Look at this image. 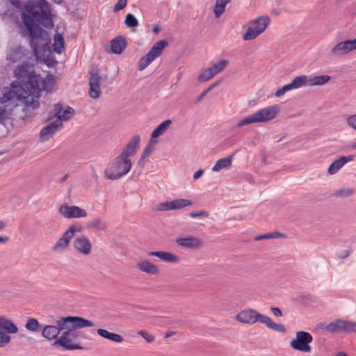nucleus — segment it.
<instances>
[{"instance_id":"1","label":"nucleus","mask_w":356,"mask_h":356,"mask_svg":"<svg viewBox=\"0 0 356 356\" xmlns=\"http://www.w3.org/2000/svg\"><path fill=\"white\" fill-rule=\"evenodd\" d=\"M70 320L59 337L53 343V346H59L66 350H82V339H86L83 332L79 330L86 327L94 325L92 321L80 316H67Z\"/></svg>"},{"instance_id":"2","label":"nucleus","mask_w":356,"mask_h":356,"mask_svg":"<svg viewBox=\"0 0 356 356\" xmlns=\"http://www.w3.org/2000/svg\"><path fill=\"white\" fill-rule=\"evenodd\" d=\"M15 74L23 88L24 97V113L31 112L40 107L38 99L40 97V89L38 79L35 72L30 71L27 65H21L15 70Z\"/></svg>"},{"instance_id":"3","label":"nucleus","mask_w":356,"mask_h":356,"mask_svg":"<svg viewBox=\"0 0 356 356\" xmlns=\"http://www.w3.org/2000/svg\"><path fill=\"white\" fill-rule=\"evenodd\" d=\"M23 23L30 35V43L37 59L52 54L49 33L38 24H34L29 16L24 15Z\"/></svg>"},{"instance_id":"4","label":"nucleus","mask_w":356,"mask_h":356,"mask_svg":"<svg viewBox=\"0 0 356 356\" xmlns=\"http://www.w3.org/2000/svg\"><path fill=\"white\" fill-rule=\"evenodd\" d=\"M140 141V136L136 135L127 144L111 168L106 170L105 174L108 179L115 180L120 179L130 171L131 162L129 157L136 154Z\"/></svg>"},{"instance_id":"5","label":"nucleus","mask_w":356,"mask_h":356,"mask_svg":"<svg viewBox=\"0 0 356 356\" xmlns=\"http://www.w3.org/2000/svg\"><path fill=\"white\" fill-rule=\"evenodd\" d=\"M25 10L22 13V19L24 15H28L34 24L42 25L47 29L54 26L55 15L51 13V6L45 0H29L25 3Z\"/></svg>"},{"instance_id":"6","label":"nucleus","mask_w":356,"mask_h":356,"mask_svg":"<svg viewBox=\"0 0 356 356\" xmlns=\"http://www.w3.org/2000/svg\"><path fill=\"white\" fill-rule=\"evenodd\" d=\"M236 320L247 324H254L259 322L266 325L270 330H275L280 333H286L285 326L281 323L274 322L270 317L260 314L254 309H246L239 312L236 317Z\"/></svg>"},{"instance_id":"7","label":"nucleus","mask_w":356,"mask_h":356,"mask_svg":"<svg viewBox=\"0 0 356 356\" xmlns=\"http://www.w3.org/2000/svg\"><path fill=\"white\" fill-rule=\"evenodd\" d=\"M279 108L277 105L263 108L239 120L236 127H241L252 123L270 121L276 117Z\"/></svg>"},{"instance_id":"8","label":"nucleus","mask_w":356,"mask_h":356,"mask_svg":"<svg viewBox=\"0 0 356 356\" xmlns=\"http://www.w3.org/2000/svg\"><path fill=\"white\" fill-rule=\"evenodd\" d=\"M317 327L324 332L356 334V323L341 318H337L328 324L326 323H320L318 324Z\"/></svg>"},{"instance_id":"9","label":"nucleus","mask_w":356,"mask_h":356,"mask_svg":"<svg viewBox=\"0 0 356 356\" xmlns=\"http://www.w3.org/2000/svg\"><path fill=\"white\" fill-rule=\"evenodd\" d=\"M24 97L21 83L15 81L10 86L3 88L0 103L5 105V106H8L19 100H23L24 103Z\"/></svg>"},{"instance_id":"10","label":"nucleus","mask_w":356,"mask_h":356,"mask_svg":"<svg viewBox=\"0 0 356 356\" xmlns=\"http://www.w3.org/2000/svg\"><path fill=\"white\" fill-rule=\"evenodd\" d=\"M270 22V18L259 17L252 20L248 26L246 33L243 35V39L245 41L252 40L262 33L267 28Z\"/></svg>"},{"instance_id":"11","label":"nucleus","mask_w":356,"mask_h":356,"mask_svg":"<svg viewBox=\"0 0 356 356\" xmlns=\"http://www.w3.org/2000/svg\"><path fill=\"white\" fill-rule=\"evenodd\" d=\"M69 321L67 319V316H63L56 320V325H44L41 330L42 337L48 341L56 340L59 337V334L63 332L64 326L66 325Z\"/></svg>"},{"instance_id":"12","label":"nucleus","mask_w":356,"mask_h":356,"mask_svg":"<svg viewBox=\"0 0 356 356\" xmlns=\"http://www.w3.org/2000/svg\"><path fill=\"white\" fill-rule=\"evenodd\" d=\"M313 341L312 334L305 331H298L296 332V339L290 342L291 347L296 350L304 353H309L312 348L309 343Z\"/></svg>"},{"instance_id":"13","label":"nucleus","mask_w":356,"mask_h":356,"mask_svg":"<svg viewBox=\"0 0 356 356\" xmlns=\"http://www.w3.org/2000/svg\"><path fill=\"white\" fill-rule=\"evenodd\" d=\"M75 232L76 226L71 225L68 228V229L63 233L62 236L57 241V242L54 245L52 250L54 252H60L67 248L70 244V241L72 238H73Z\"/></svg>"},{"instance_id":"14","label":"nucleus","mask_w":356,"mask_h":356,"mask_svg":"<svg viewBox=\"0 0 356 356\" xmlns=\"http://www.w3.org/2000/svg\"><path fill=\"white\" fill-rule=\"evenodd\" d=\"M356 49V38L337 43L331 51L332 55L341 56Z\"/></svg>"},{"instance_id":"15","label":"nucleus","mask_w":356,"mask_h":356,"mask_svg":"<svg viewBox=\"0 0 356 356\" xmlns=\"http://www.w3.org/2000/svg\"><path fill=\"white\" fill-rule=\"evenodd\" d=\"M192 204V202L186 199H176L174 200L166 201L158 205V210L168 211L180 209Z\"/></svg>"},{"instance_id":"16","label":"nucleus","mask_w":356,"mask_h":356,"mask_svg":"<svg viewBox=\"0 0 356 356\" xmlns=\"http://www.w3.org/2000/svg\"><path fill=\"white\" fill-rule=\"evenodd\" d=\"M59 212L65 218H81L86 217L87 212L77 206L63 205L60 207Z\"/></svg>"},{"instance_id":"17","label":"nucleus","mask_w":356,"mask_h":356,"mask_svg":"<svg viewBox=\"0 0 356 356\" xmlns=\"http://www.w3.org/2000/svg\"><path fill=\"white\" fill-rule=\"evenodd\" d=\"M101 76L97 72L91 71L88 79L90 90L89 95L92 99H97L100 96L99 81Z\"/></svg>"},{"instance_id":"18","label":"nucleus","mask_w":356,"mask_h":356,"mask_svg":"<svg viewBox=\"0 0 356 356\" xmlns=\"http://www.w3.org/2000/svg\"><path fill=\"white\" fill-rule=\"evenodd\" d=\"M63 127V123L59 120L51 122L48 125L44 127L40 132V138L42 141H47L53 136L58 129Z\"/></svg>"},{"instance_id":"19","label":"nucleus","mask_w":356,"mask_h":356,"mask_svg":"<svg viewBox=\"0 0 356 356\" xmlns=\"http://www.w3.org/2000/svg\"><path fill=\"white\" fill-rule=\"evenodd\" d=\"M74 247L79 252L88 254L91 251V244L85 236H81L75 238Z\"/></svg>"},{"instance_id":"20","label":"nucleus","mask_w":356,"mask_h":356,"mask_svg":"<svg viewBox=\"0 0 356 356\" xmlns=\"http://www.w3.org/2000/svg\"><path fill=\"white\" fill-rule=\"evenodd\" d=\"M176 243L180 246L192 250L197 249L202 245V241L193 236L178 238Z\"/></svg>"},{"instance_id":"21","label":"nucleus","mask_w":356,"mask_h":356,"mask_svg":"<svg viewBox=\"0 0 356 356\" xmlns=\"http://www.w3.org/2000/svg\"><path fill=\"white\" fill-rule=\"evenodd\" d=\"M74 114V110L70 106H67L63 109L61 104H57L55 106V115L58 117L57 120L60 122L70 120Z\"/></svg>"},{"instance_id":"22","label":"nucleus","mask_w":356,"mask_h":356,"mask_svg":"<svg viewBox=\"0 0 356 356\" xmlns=\"http://www.w3.org/2000/svg\"><path fill=\"white\" fill-rule=\"evenodd\" d=\"M127 45V40L123 36H118L111 41V48L113 53L120 54Z\"/></svg>"},{"instance_id":"23","label":"nucleus","mask_w":356,"mask_h":356,"mask_svg":"<svg viewBox=\"0 0 356 356\" xmlns=\"http://www.w3.org/2000/svg\"><path fill=\"white\" fill-rule=\"evenodd\" d=\"M136 268L149 275H156L159 272L158 267L147 260L140 261L136 264Z\"/></svg>"},{"instance_id":"24","label":"nucleus","mask_w":356,"mask_h":356,"mask_svg":"<svg viewBox=\"0 0 356 356\" xmlns=\"http://www.w3.org/2000/svg\"><path fill=\"white\" fill-rule=\"evenodd\" d=\"M148 255L154 256L163 261L171 263H177L179 261V258L177 255L164 251L149 252Z\"/></svg>"},{"instance_id":"25","label":"nucleus","mask_w":356,"mask_h":356,"mask_svg":"<svg viewBox=\"0 0 356 356\" xmlns=\"http://www.w3.org/2000/svg\"><path fill=\"white\" fill-rule=\"evenodd\" d=\"M6 330L8 334H15L18 332V327L10 320L0 316V330Z\"/></svg>"},{"instance_id":"26","label":"nucleus","mask_w":356,"mask_h":356,"mask_svg":"<svg viewBox=\"0 0 356 356\" xmlns=\"http://www.w3.org/2000/svg\"><path fill=\"white\" fill-rule=\"evenodd\" d=\"M97 332L102 337L111 340L112 341L116 343H121L122 341H123V337L121 335L113 332H109L108 331L104 329L99 328L97 330Z\"/></svg>"},{"instance_id":"27","label":"nucleus","mask_w":356,"mask_h":356,"mask_svg":"<svg viewBox=\"0 0 356 356\" xmlns=\"http://www.w3.org/2000/svg\"><path fill=\"white\" fill-rule=\"evenodd\" d=\"M168 44V41L164 40H159L154 44L149 52L156 58L161 55L162 51Z\"/></svg>"},{"instance_id":"28","label":"nucleus","mask_w":356,"mask_h":356,"mask_svg":"<svg viewBox=\"0 0 356 356\" xmlns=\"http://www.w3.org/2000/svg\"><path fill=\"white\" fill-rule=\"evenodd\" d=\"M232 165V156L222 158L218 160L216 164L213 166L212 170L213 172H219L222 169H228Z\"/></svg>"},{"instance_id":"29","label":"nucleus","mask_w":356,"mask_h":356,"mask_svg":"<svg viewBox=\"0 0 356 356\" xmlns=\"http://www.w3.org/2000/svg\"><path fill=\"white\" fill-rule=\"evenodd\" d=\"M290 84L293 90L298 89L304 86H309V79L306 75L298 76L293 78Z\"/></svg>"},{"instance_id":"30","label":"nucleus","mask_w":356,"mask_h":356,"mask_svg":"<svg viewBox=\"0 0 356 356\" xmlns=\"http://www.w3.org/2000/svg\"><path fill=\"white\" fill-rule=\"evenodd\" d=\"M54 51L58 54H60L65 49L64 38L62 34L56 33L54 35Z\"/></svg>"},{"instance_id":"31","label":"nucleus","mask_w":356,"mask_h":356,"mask_svg":"<svg viewBox=\"0 0 356 356\" xmlns=\"http://www.w3.org/2000/svg\"><path fill=\"white\" fill-rule=\"evenodd\" d=\"M156 58L149 51L143 56L138 62V70L143 71Z\"/></svg>"},{"instance_id":"32","label":"nucleus","mask_w":356,"mask_h":356,"mask_svg":"<svg viewBox=\"0 0 356 356\" xmlns=\"http://www.w3.org/2000/svg\"><path fill=\"white\" fill-rule=\"evenodd\" d=\"M172 121L170 120H166L161 122L153 131L152 138H158L163 135L168 127L171 124Z\"/></svg>"},{"instance_id":"33","label":"nucleus","mask_w":356,"mask_h":356,"mask_svg":"<svg viewBox=\"0 0 356 356\" xmlns=\"http://www.w3.org/2000/svg\"><path fill=\"white\" fill-rule=\"evenodd\" d=\"M330 79V76L328 75L316 76L309 79V86H321L327 83Z\"/></svg>"},{"instance_id":"34","label":"nucleus","mask_w":356,"mask_h":356,"mask_svg":"<svg viewBox=\"0 0 356 356\" xmlns=\"http://www.w3.org/2000/svg\"><path fill=\"white\" fill-rule=\"evenodd\" d=\"M40 325L38 319L30 317L27 319L25 328L31 332H38L40 330Z\"/></svg>"},{"instance_id":"35","label":"nucleus","mask_w":356,"mask_h":356,"mask_svg":"<svg viewBox=\"0 0 356 356\" xmlns=\"http://www.w3.org/2000/svg\"><path fill=\"white\" fill-rule=\"evenodd\" d=\"M124 24L129 28H135L138 26V21L133 14L128 13L126 15Z\"/></svg>"},{"instance_id":"36","label":"nucleus","mask_w":356,"mask_h":356,"mask_svg":"<svg viewBox=\"0 0 356 356\" xmlns=\"http://www.w3.org/2000/svg\"><path fill=\"white\" fill-rule=\"evenodd\" d=\"M226 5L225 3L216 0L213 10L216 17L218 18L221 16L225 12Z\"/></svg>"},{"instance_id":"37","label":"nucleus","mask_w":356,"mask_h":356,"mask_svg":"<svg viewBox=\"0 0 356 356\" xmlns=\"http://www.w3.org/2000/svg\"><path fill=\"white\" fill-rule=\"evenodd\" d=\"M354 193V190L352 188H341L334 193V196L337 197H346Z\"/></svg>"},{"instance_id":"38","label":"nucleus","mask_w":356,"mask_h":356,"mask_svg":"<svg viewBox=\"0 0 356 356\" xmlns=\"http://www.w3.org/2000/svg\"><path fill=\"white\" fill-rule=\"evenodd\" d=\"M227 65H228L227 60H221L214 63L211 66L215 70V71L218 74L221 71H222Z\"/></svg>"},{"instance_id":"39","label":"nucleus","mask_w":356,"mask_h":356,"mask_svg":"<svg viewBox=\"0 0 356 356\" xmlns=\"http://www.w3.org/2000/svg\"><path fill=\"white\" fill-rule=\"evenodd\" d=\"M342 167L338 159L334 161L328 168V173L330 175H334L338 172V170Z\"/></svg>"},{"instance_id":"40","label":"nucleus","mask_w":356,"mask_h":356,"mask_svg":"<svg viewBox=\"0 0 356 356\" xmlns=\"http://www.w3.org/2000/svg\"><path fill=\"white\" fill-rule=\"evenodd\" d=\"M41 60H42L49 67H54L58 63V61L52 54L51 56H47Z\"/></svg>"},{"instance_id":"41","label":"nucleus","mask_w":356,"mask_h":356,"mask_svg":"<svg viewBox=\"0 0 356 356\" xmlns=\"http://www.w3.org/2000/svg\"><path fill=\"white\" fill-rule=\"evenodd\" d=\"M11 337L0 330V348L4 347L10 342Z\"/></svg>"},{"instance_id":"42","label":"nucleus","mask_w":356,"mask_h":356,"mask_svg":"<svg viewBox=\"0 0 356 356\" xmlns=\"http://www.w3.org/2000/svg\"><path fill=\"white\" fill-rule=\"evenodd\" d=\"M88 225L91 227L98 228L104 229L105 228L104 225L102 223L100 218H96L92 219L88 222Z\"/></svg>"},{"instance_id":"43","label":"nucleus","mask_w":356,"mask_h":356,"mask_svg":"<svg viewBox=\"0 0 356 356\" xmlns=\"http://www.w3.org/2000/svg\"><path fill=\"white\" fill-rule=\"evenodd\" d=\"M212 74L207 70V69H205L198 76H197V81L200 82H205L209 81L212 78Z\"/></svg>"},{"instance_id":"44","label":"nucleus","mask_w":356,"mask_h":356,"mask_svg":"<svg viewBox=\"0 0 356 356\" xmlns=\"http://www.w3.org/2000/svg\"><path fill=\"white\" fill-rule=\"evenodd\" d=\"M293 90L291 86V84L290 83H288V84H286L284 86H282V88H280L279 90H277L275 92V96L276 97H281L283 95H284V93L289 90Z\"/></svg>"},{"instance_id":"45","label":"nucleus","mask_w":356,"mask_h":356,"mask_svg":"<svg viewBox=\"0 0 356 356\" xmlns=\"http://www.w3.org/2000/svg\"><path fill=\"white\" fill-rule=\"evenodd\" d=\"M10 3L17 10L23 11L25 9V4L23 5L22 0H9Z\"/></svg>"},{"instance_id":"46","label":"nucleus","mask_w":356,"mask_h":356,"mask_svg":"<svg viewBox=\"0 0 356 356\" xmlns=\"http://www.w3.org/2000/svg\"><path fill=\"white\" fill-rule=\"evenodd\" d=\"M347 124L350 127L356 130V114L351 115L347 118Z\"/></svg>"},{"instance_id":"47","label":"nucleus","mask_w":356,"mask_h":356,"mask_svg":"<svg viewBox=\"0 0 356 356\" xmlns=\"http://www.w3.org/2000/svg\"><path fill=\"white\" fill-rule=\"evenodd\" d=\"M127 0H118L117 3L114 6L113 10L115 12L120 11V10L123 9L124 8H125V6L127 5Z\"/></svg>"},{"instance_id":"48","label":"nucleus","mask_w":356,"mask_h":356,"mask_svg":"<svg viewBox=\"0 0 356 356\" xmlns=\"http://www.w3.org/2000/svg\"><path fill=\"white\" fill-rule=\"evenodd\" d=\"M155 147L152 146V145L147 144L146 147L143 149V158L149 157L150 154L154 152Z\"/></svg>"},{"instance_id":"49","label":"nucleus","mask_w":356,"mask_h":356,"mask_svg":"<svg viewBox=\"0 0 356 356\" xmlns=\"http://www.w3.org/2000/svg\"><path fill=\"white\" fill-rule=\"evenodd\" d=\"M138 334L143 337L147 342H152L154 337L152 335L149 334L147 332L140 330L138 332Z\"/></svg>"},{"instance_id":"50","label":"nucleus","mask_w":356,"mask_h":356,"mask_svg":"<svg viewBox=\"0 0 356 356\" xmlns=\"http://www.w3.org/2000/svg\"><path fill=\"white\" fill-rule=\"evenodd\" d=\"M355 156L350 155L348 156H341L339 159H338V161L341 163V165L343 166L344 164H346L347 162L351 161L354 159Z\"/></svg>"},{"instance_id":"51","label":"nucleus","mask_w":356,"mask_h":356,"mask_svg":"<svg viewBox=\"0 0 356 356\" xmlns=\"http://www.w3.org/2000/svg\"><path fill=\"white\" fill-rule=\"evenodd\" d=\"M189 216L193 218H195L200 216H205L207 217L209 216L208 213L205 211H200L197 212H191Z\"/></svg>"},{"instance_id":"52","label":"nucleus","mask_w":356,"mask_h":356,"mask_svg":"<svg viewBox=\"0 0 356 356\" xmlns=\"http://www.w3.org/2000/svg\"><path fill=\"white\" fill-rule=\"evenodd\" d=\"M281 236H282V234L277 232H269L264 234V237H266V239L277 238Z\"/></svg>"},{"instance_id":"53","label":"nucleus","mask_w":356,"mask_h":356,"mask_svg":"<svg viewBox=\"0 0 356 356\" xmlns=\"http://www.w3.org/2000/svg\"><path fill=\"white\" fill-rule=\"evenodd\" d=\"M351 253H352V250H343L339 253V257L340 259H346V258L348 257L350 255Z\"/></svg>"},{"instance_id":"54","label":"nucleus","mask_w":356,"mask_h":356,"mask_svg":"<svg viewBox=\"0 0 356 356\" xmlns=\"http://www.w3.org/2000/svg\"><path fill=\"white\" fill-rule=\"evenodd\" d=\"M270 311L273 313V314L276 317H280L282 316L283 315L282 311L278 307H271Z\"/></svg>"},{"instance_id":"55","label":"nucleus","mask_w":356,"mask_h":356,"mask_svg":"<svg viewBox=\"0 0 356 356\" xmlns=\"http://www.w3.org/2000/svg\"><path fill=\"white\" fill-rule=\"evenodd\" d=\"M5 105L0 106V121L4 120L7 118V113Z\"/></svg>"},{"instance_id":"56","label":"nucleus","mask_w":356,"mask_h":356,"mask_svg":"<svg viewBox=\"0 0 356 356\" xmlns=\"http://www.w3.org/2000/svg\"><path fill=\"white\" fill-rule=\"evenodd\" d=\"M204 174V170L202 169L198 170L193 174V179H199Z\"/></svg>"},{"instance_id":"57","label":"nucleus","mask_w":356,"mask_h":356,"mask_svg":"<svg viewBox=\"0 0 356 356\" xmlns=\"http://www.w3.org/2000/svg\"><path fill=\"white\" fill-rule=\"evenodd\" d=\"M209 92V90H204L200 95L197 98L196 102L198 103L207 95V94Z\"/></svg>"},{"instance_id":"58","label":"nucleus","mask_w":356,"mask_h":356,"mask_svg":"<svg viewBox=\"0 0 356 356\" xmlns=\"http://www.w3.org/2000/svg\"><path fill=\"white\" fill-rule=\"evenodd\" d=\"M156 138H152V133L151 134V138L148 142V145H152V146L155 147V145L157 143Z\"/></svg>"},{"instance_id":"59","label":"nucleus","mask_w":356,"mask_h":356,"mask_svg":"<svg viewBox=\"0 0 356 356\" xmlns=\"http://www.w3.org/2000/svg\"><path fill=\"white\" fill-rule=\"evenodd\" d=\"M9 241V238L8 236H0V243H6Z\"/></svg>"},{"instance_id":"60","label":"nucleus","mask_w":356,"mask_h":356,"mask_svg":"<svg viewBox=\"0 0 356 356\" xmlns=\"http://www.w3.org/2000/svg\"><path fill=\"white\" fill-rule=\"evenodd\" d=\"M147 157H144L143 158V154H142V156L140 157V159H139L138 161V165H140V166H143L144 165V163H145V160L147 159Z\"/></svg>"},{"instance_id":"61","label":"nucleus","mask_w":356,"mask_h":356,"mask_svg":"<svg viewBox=\"0 0 356 356\" xmlns=\"http://www.w3.org/2000/svg\"><path fill=\"white\" fill-rule=\"evenodd\" d=\"M207 70L212 74V76L213 77L216 74L218 73L215 71V70L211 66L210 67L207 68Z\"/></svg>"},{"instance_id":"62","label":"nucleus","mask_w":356,"mask_h":356,"mask_svg":"<svg viewBox=\"0 0 356 356\" xmlns=\"http://www.w3.org/2000/svg\"><path fill=\"white\" fill-rule=\"evenodd\" d=\"M218 85V82H216V83H213L212 85H211L209 87H208L207 88V90H209V92Z\"/></svg>"},{"instance_id":"63","label":"nucleus","mask_w":356,"mask_h":356,"mask_svg":"<svg viewBox=\"0 0 356 356\" xmlns=\"http://www.w3.org/2000/svg\"><path fill=\"white\" fill-rule=\"evenodd\" d=\"M153 31L155 33H158L160 31V27L158 26H156L153 28Z\"/></svg>"},{"instance_id":"64","label":"nucleus","mask_w":356,"mask_h":356,"mask_svg":"<svg viewBox=\"0 0 356 356\" xmlns=\"http://www.w3.org/2000/svg\"><path fill=\"white\" fill-rule=\"evenodd\" d=\"M335 356H348L344 352H339L336 354Z\"/></svg>"}]
</instances>
